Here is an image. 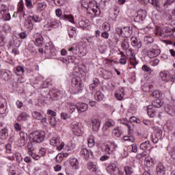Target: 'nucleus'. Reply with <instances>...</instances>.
I'll list each match as a JSON object with an SVG mask.
<instances>
[{"mask_svg": "<svg viewBox=\"0 0 175 175\" xmlns=\"http://www.w3.org/2000/svg\"><path fill=\"white\" fill-rule=\"evenodd\" d=\"M63 20H66V21H69L71 24H79L80 28H83V29L90 27V21L87 19L83 18V17L80 16H73L72 14H64L62 16Z\"/></svg>", "mask_w": 175, "mask_h": 175, "instance_id": "obj_1", "label": "nucleus"}, {"mask_svg": "<svg viewBox=\"0 0 175 175\" xmlns=\"http://www.w3.org/2000/svg\"><path fill=\"white\" fill-rule=\"evenodd\" d=\"M71 55H78V57H84L87 54V46L84 43L79 44H74L68 49Z\"/></svg>", "mask_w": 175, "mask_h": 175, "instance_id": "obj_2", "label": "nucleus"}, {"mask_svg": "<svg viewBox=\"0 0 175 175\" xmlns=\"http://www.w3.org/2000/svg\"><path fill=\"white\" fill-rule=\"evenodd\" d=\"M81 5L87 10H92L94 15L100 16V8L96 1L94 0H84Z\"/></svg>", "mask_w": 175, "mask_h": 175, "instance_id": "obj_3", "label": "nucleus"}, {"mask_svg": "<svg viewBox=\"0 0 175 175\" xmlns=\"http://www.w3.org/2000/svg\"><path fill=\"white\" fill-rule=\"evenodd\" d=\"M96 146L98 150H101L103 152H105L107 155H110L111 152L116 151V148L118 147V145L116 142H109L107 144H100L96 143Z\"/></svg>", "mask_w": 175, "mask_h": 175, "instance_id": "obj_4", "label": "nucleus"}, {"mask_svg": "<svg viewBox=\"0 0 175 175\" xmlns=\"http://www.w3.org/2000/svg\"><path fill=\"white\" fill-rule=\"evenodd\" d=\"M154 33L158 36H161V38H172L174 33V30L170 27H156Z\"/></svg>", "mask_w": 175, "mask_h": 175, "instance_id": "obj_5", "label": "nucleus"}, {"mask_svg": "<svg viewBox=\"0 0 175 175\" xmlns=\"http://www.w3.org/2000/svg\"><path fill=\"white\" fill-rule=\"evenodd\" d=\"M44 53L49 58L55 59L58 55V49L51 42H47L45 45Z\"/></svg>", "mask_w": 175, "mask_h": 175, "instance_id": "obj_6", "label": "nucleus"}, {"mask_svg": "<svg viewBox=\"0 0 175 175\" xmlns=\"http://www.w3.org/2000/svg\"><path fill=\"white\" fill-rule=\"evenodd\" d=\"M71 85L73 88L74 94H79L83 91V83L80 76L73 77L71 79Z\"/></svg>", "mask_w": 175, "mask_h": 175, "instance_id": "obj_7", "label": "nucleus"}, {"mask_svg": "<svg viewBox=\"0 0 175 175\" xmlns=\"http://www.w3.org/2000/svg\"><path fill=\"white\" fill-rule=\"evenodd\" d=\"M50 144L56 147L57 151H61L65 147V142H62L61 137L58 135H55L51 138Z\"/></svg>", "mask_w": 175, "mask_h": 175, "instance_id": "obj_8", "label": "nucleus"}, {"mask_svg": "<svg viewBox=\"0 0 175 175\" xmlns=\"http://www.w3.org/2000/svg\"><path fill=\"white\" fill-rule=\"evenodd\" d=\"M33 143H42L44 140V132L34 131L29 135Z\"/></svg>", "mask_w": 175, "mask_h": 175, "instance_id": "obj_9", "label": "nucleus"}, {"mask_svg": "<svg viewBox=\"0 0 175 175\" xmlns=\"http://www.w3.org/2000/svg\"><path fill=\"white\" fill-rule=\"evenodd\" d=\"M116 32L122 38H130L131 35H132L133 30L131 27H118L116 28Z\"/></svg>", "mask_w": 175, "mask_h": 175, "instance_id": "obj_10", "label": "nucleus"}, {"mask_svg": "<svg viewBox=\"0 0 175 175\" xmlns=\"http://www.w3.org/2000/svg\"><path fill=\"white\" fill-rule=\"evenodd\" d=\"M20 44H21V42H20V40L17 39L16 37H13L11 41L10 42V46L12 47V53L14 55H17V54L20 53V51H18V47H20Z\"/></svg>", "mask_w": 175, "mask_h": 175, "instance_id": "obj_11", "label": "nucleus"}, {"mask_svg": "<svg viewBox=\"0 0 175 175\" xmlns=\"http://www.w3.org/2000/svg\"><path fill=\"white\" fill-rule=\"evenodd\" d=\"M70 129L72 132V134L75 136H82L83 135V129L81 125L77 122H73L71 123Z\"/></svg>", "mask_w": 175, "mask_h": 175, "instance_id": "obj_12", "label": "nucleus"}, {"mask_svg": "<svg viewBox=\"0 0 175 175\" xmlns=\"http://www.w3.org/2000/svg\"><path fill=\"white\" fill-rule=\"evenodd\" d=\"M107 171L110 175H122V171L120 170L117 165L112 163L107 167Z\"/></svg>", "mask_w": 175, "mask_h": 175, "instance_id": "obj_13", "label": "nucleus"}, {"mask_svg": "<svg viewBox=\"0 0 175 175\" xmlns=\"http://www.w3.org/2000/svg\"><path fill=\"white\" fill-rule=\"evenodd\" d=\"M148 57L149 58H154V57H158L161 54V49L157 45H154L147 51Z\"/></svg>", "mask_w": 175, "mask_h": 175, "instance_id": "obj_14", "label": "nucleus"}, {"mask_svg": "<svg viewBox=\"0 0 175 175\" xmlns=\"http://www.w3.org/2000/svg\"><path fill=\"white\" fill-rule=\"evenodd\" d=\"M147 17V11L144 10H139L137 12V16L134 18L135 23H142L144 21Z\"/></svg>", "mask_w": 175, "mask_h": 175, "instance_id": "obj_15", "label": "nucleus"}, {"mask_svg": "<svg viewBox=\"0 0 175 175\" xmlns=\"http://www.w3.org/2000/svg\"><path fill=\"white\" fill-rule=\"evenodd\" d=\"M68 165L72 170H79L80 169V162L75 157H70L68 159Z\"/></svg>", "mask_w": 175, "mask_h": 175, "instance_id": "obj_16", "label": "nucleus"}, {"mask_svg": "<svg viewBox=\"0 0 175 175\" xmlns=\"http://www.w3.org/2000/svg\"><path fill=\"white\" fill-rule=\"evenodd\" d=\"M19 139L18 143L20 147H24L27 144V141L28 140V135L24 131H20L19 133Z\"/></svg>", "mask_w": 175, "mask_h": 175, "instance_id": "obj_17", "label": "nucleus"}, {"mask_svg": "<svg viewBox=\"0 0 175 175\" xmlns=\"http://www.w3.org/2000/svg\"><path fill=\"white\" fill-rule=\"evenodd\" d=\"M159 79L163 83H168L172 79V75L169 71H161L159 73Z\"/></svg>", "mask_w": 175, "mask_h": 175, "instance_id": "obj_18", "label": "nucleus"}, {"mask_svg": "<svg viewBox=\"0 0 175 175\" xmlns=\"http://www.w3.org/2000/svg\"><path fill=\"white\" fill-rule=\"evenodd\" d=\"M0 79L4 81H9V79H12V72L10 70H0Z\"/></svg>", "mask_w": 175, "mask_h": 175, "instance_id": "obj_19", "label": "nucleus"}, {"mask_svg": "<svg viewBox=\"0 0 175 175\" xmlns=\"http://www.w3.org/2000/svg\"><path fill=\"white\" fill-rule=\"evenodd\" d=\"M3 9H1L0 13L3 16V20L5 21H10V14L9 13V8L6 6L2 5Z\"/></svg>", "mask_w": 175, "mask_h": 175, "instance_id": "obj_20", "label": "nucleus"}, {"mask_svg": "<svg viewBox=\"0 0 175 175\" xmlns=\"http://www.w3.org/2000/svg\"><path fill=\"white\" fill-rule=\"evenodd\" d=\"M35 38V44L38 47H42L43 46V36L39 33H37L34 35Z\"/></svg>", "mask_w": 175, "mask_h": 175, "instance_id": "obj_21", "label": "nucleus"}, {"mask_svg": "<svg viewBox=\"0 0 175 175\" xmlns=\"http://www.w3.org/2000/svg\"><path fill=\"white\" fill-rule=\"evenodd\" d=\"M23 27L26 31H32V29H33V23H32L31 18H29V16L25 20L23 24Z\"/></svg>", "mask_w": 175, "mask_h": 175, "instance_id": "obj_22", "label": "nucleus"}, {"mask_svg": "<svg viewBox=\"0 0 175 175\" xmlns=\"http://www.w3.org/2000/svg\"><path fill=\"white\" fill-rule=\"evenodd\" d=\"M91 126L92 131H94V132H98V131H99V128H100V121L97 119H92Z\"/></svg>", "mask_w": 175, "mask_h": 175, "instance_id": "obj_23", "label": "nucleus"}, {"mask_svg": "<svg viewBox=\"0 0 175 175\" xmlns=\"http://www.w3.org/2000/svg\"><path fill=\"white\" fill-rule=\"evenodd\" d=\"M87 167L91 173H95L98 170V163L89 161L87 164Z\"/></svg>", "mask_w": 175, "mask_h": 175, "instance_id": "obj_24", "label": "nucleus"}, {"mask_svg": "<svg viewBox=\"0 0 175 175\" xmlns=\"http://www.w3.org/2000/svg\"><path fill=\"white\" fill-rule=\"evenodd\" d=\"M155 163H157V161H155V159H152L150 157H145L144 164L146 165V166H147V167H151L154 166Z\"/></svg>", "mask_w": 175, "mask_h": 175, "instance_id": "obj_25", "label": "nucleus"}, {"mask_svg": "<svg viewBox=\"0 0 175 175\" xmlns=\"http://www.w3.org/2000/svg\"><path fill=\"white\" fill-rule=\"evenodd\" d=\"M88 109V105L84 103H77V110L78 113H83L87 111Z\"/></svg>", "mask_w": 175, "mask_h": 175, "instance_id": "obj_26", "label": "nucleus"}, {"mask_svg": "<svg viewBox=\"0 0 175 175\" xmlns=\"http://www.w3.org/2000/svg\"><path fill=\"white\" fill-rule=\"evenodd\" d=\"M147 109L148 115L150 118H154L157 116V109L154 108L152 105H148Z\"/></svg>", "mask_w": 175, "mask_h": 175, "instance_id": "obj_27", "label": "nucleus"}, {"mask_svg": "<svg viewBox=\"0 0 175 175\" xmlns=\"http://www.w3.org/2000/svg\"><path fill=\"white\" fill-rule=\"evenodd\" d=\"M61 24V22L55 19H51L50 22L46 24V27H51L52 28H58Z\"/></svg>", "mask_w": 175, "mask_h": 175, "instance_id": "obj_28", "label": "nucleus"}, {"mask_svg": "<svg viewBox=\"0 0 175 175\" xmlns=\"http://www.w3.org/2000/svg\"><path fill=\"white\" fill-rule=\"evenodd\" d=\"M164 110L166 113L170 114V116H175V105L174 107L170 105H165Z\"/></svg>", "mask_w": 175, "mask_h": 175, "instance_id": "obj_29", "label": "nucleus"}, {"mask_svg": "<svg viewBox=\"0 0 175 175\" xmlns=\"http://www.w3.org/2000/svg\"><path fill=\"white\" fill-rule=\"evenodd\" d=\"M80 154L82 157H84V158H85V159H87V158H89L90 155H92V151L85 148L81 149V150L80 151Z\"/></svg>", "mask_w": 175, "mask_h": 175, "instance_id": "obj_30", "label": "nucleus"}, {"mask_svg": "<svg viewBox=\"0 0 175 175\" xmlns=\"http://www.w3.org/2000/svg\"><path fill=\"white\" fill-rule=\"evenodd\" d=\"M131 40L132 46L135 47V49H140L142 47V42H139L136 37H132Z\"/></svg>", "mask_w": 175, "mask_h": 175, "instance_id": "obj_31", "label": "nucleus"}, {"mask_svg": "<svg viewBox=\"0 0 175 175\" xmlns=\"http://www.w3.org/2000/svg\"><path fill=\"white\" fill-rule=\"evenodd\" d=\"M47 8V4L44 2H39L37 3L36 12L40 13L42 10H44Z\"/></svg>", "mask_w": 175, "mask_h": 175, "instance_id": "obj_32", "label": "nucleus"}, {"mask_svg": "<svg viewBox=\"0 0 175 175\" xmlns=\"http://www.w3.org/2000/svg\"><path fill=\"white\" fill-rule=\"evenodd\" d=\"M116 122H114V120L110 119L108 120L105 124L103 126V131H107V129H109V128L111 127V126H114Z\"/></svg>", "mask_w": 175, "mask_h": 175, "instance_id": "obj_33", "label": "nucleus"}, {"mask_svg": "<svg viewBox=\"0 0 175 175\" xmlns=\"http://www.w3.org/2000/svg\"><path fill=\"white\" fill-rule=\"evenodd\" d=\"M154 136L157 139H154L153 143L157 144L158 143V140L162 138V130H161V129H156L154 131Z\"/></svg>", "mask_w": 175, "mask_h": 175, "instance_id": "obj_34", "label": "nucleus"}, {"mask_svg": "<svg viewBox=\"0 0 175 175\" xmlns=\"http://www.w3.org/2000/svg\"><path fill=\"white\" fill-rule=\"evenodd\" d=\"M14 73L17 75V76H23L25 72V69L23 66H18L14 68Z\"/></svg>", "mask_w": 175, "mask_h": 175, "instance_id": "obj_35", "label": "nucleus"}, {"mask_svg": "<svg viewBox=\"0 0 175 175\" xmlns=\"http://www.w3.org/2000/svg\"><path fill=\"white\" fill-rule=\"evenodd\" d=\"M124 95L125 93L124 92V88H121L119 92H116L115 98H116L117 100H122Z\"/></svg>", "mask_w": 175, "mask_h": 175, "instance_id": "obj_36", "label": "nucleus"}, {"mask_svg": "<svg viewBox=\"0 0 175 175\" xmlns=\"http://www.w3.org/2000/svg\"><path fill=\"white\" fill-rule=\"evenodd\" d=\"M162 105H163V102L159 98L154 100L152 102V107L154 109H155V107H157V108L161 107L162 106Z\"/></svg>", "mask_w": 175, "mask_h": 175, "instance_id": "obj_37", "label": "nucleus"}, {"mask_svg": "<svg viewBox=\"0 0 175 175\" xmlns=\"http://www.w3.org/2000/svg\"><path fill=\"white\" fill-rule=\"evenodd\" d=\"M8 136V129H3L0 131V139H1V140H6Z\"/></svg>", "mask_w": 175, "mask_h": 175, "instance_id": "obj_38", "label": "nucleus"}, {"mask_svg": "<svg viewBox=\"0 0 175 175\" xmlns=\"http://www.w3.org/2000/svg\"><path fill=\"white\" fill-rule=\"evenodd\" d=\"M157 173L158 175H163L166 173V170L165 169V166L162 164H159L157 167Z\"/></svg>", "mask_w": 175, "mask_h": 175, "instance_id": "obj_39", "label": "nucleus"}, {"mask_svg": "<svg viewBox=\"0 0 175 175\" xmlns=\"http://www.w3.org/2000/svg\"><path fill=\"white\" fill-rule=\"evenodd\" d=\"M29 18L31 21H33V23H42V17H40L39 15L33 14V16H29Z\"/></svg>", "mask_w": 175, "mask_h": 175, "instance_id": "obj_40", "label": "nucleus"}, {"mask_svg": "<svg viewBox=\"0 0 175 175\" xmlns=\"http://www.w3.org/2000/svg\"><path fill=\"white\" fill-rule=\"evenodd\" d=\"M122 133L120 127H115L112 131V136H113V137H120Z\"/></svg>", "mask_w": 175, "mask_h": 175, "instance_id": "obj_41", "label": "nucleus"}, {"mask_svg": "<svg viewBox=\"0 0 175 175\" xmlns=\"http://www.w3.org/2000/svg\"><path fill=\"white\" fill-rule=\"evenodd\" d=\"M96 100H103L105 99V94L100 91H97L94 94Z\"/></svg>", "mask_w": 175, "mask_h": 175, "instance_id": "obj_42", "label": "nucleus"}, {"mask_svg": "<svg viewBox=\"0 0 175 175\" xmlns=\"http://www.w3.org/2000/svg\"><path fill=\"white\" fill-rule=\"evenodd\" d=\"M18 168L17 167H16L15 165H10L9 166V169H8V172L10 173V174L11 175H16L18 173Z\"/></svg>", "mask_w": 175, "mask_h": 175, "instance_id": "obj_43", "label": "nucleus"}, {"mask_svg": "<svg viewBox=\"0 0 175 175\" xmlns=\"http://www.w3.org/2000/svg\"><path fill=\"white\" fill-rule=\"evenodd\" d=\"M77 109V103L75 104V103H68V110L70 114H72V113H75V110Z\"/></svg>", "mask_w": 175, "mask_h": 175, "instance_id": "obj_44", "label": "nucleus"}, {"mask_svg": "<svg viewBox=\"0 0 175 175\" xmlns=\"http://www.w3.org/2000/svg\"><path fill=\"white\" fill-rule=\"evenodd\" d=\"M122 142H129V143H135V137L132 136V135H125L124 137H123V139Z\"/></svg>", "mask_w": 175, "mask_h": 175, "instance_id": "obj_45", "label": "nucleus"}, {"mask_svg": "<svg viewBox=\"0 0 175 175\" xmlns=\"http://www.w3.org/2000/svg\"><path fill=\"white\" fill-rule=\"evenodd\" d=\"M130 57V64L132 65L133 68H136V66L139 62L137 60H136V55H134L133 56H129Z\"/></svg>", "mask_w": 175, "mask_h": 175, "instance_id": "obj_46", "label": "nucleus"}, {"mask_svg": "<svg viewBox=\"0 0 175 175\" xmlns=\"http://www.w3.org/2000/svg\"><path fill=\"white\" fill-rule=\"evenodd\" d=\"M88 147L92 148L95 146V139H94V136L90 135L88 138Z\"/></svg>", "mask_w": 175, "mask_h": 175, "instance_id": "obj_47", "label": "nucleus"}, {"mask_svg": "<svg viewBox=\"0 0 175 175\" xmlns=\"http://www.w3.org/2000/svg\"><path fill=\"white\" fill-rule=\"evenodd\" d=\"M28 118H29V115L25 112L22 113L18 118L19 121H27Z\"/></svg>", "mask_w": 175, "mask_h": 175, "instance_id": "obj_48", "label": "nucleus"}, {"mask_svg": "<svg viewBox=\"0 0 175 175\" xmlns=\"http://www.w3.org/2000/svg\"><path fill=\"white\" fill-rule=\"evenodd\" d=\"M31 116L36 120H42L43 118V115L38 111H34L31 113Z\"/></svg>", "mask_w": 175, "mask_h": 175, "instance_id": "obj_49", "label": "nucleus"}, {"mask_svg": "<svg viewBox=\"0 0 175 175\" xmlns=\"http://www.w3.org/2000/svg\"><path fill=\"white\" fill-rule=\"evenodd\" d=\"M27 50L32 55L36 54V48L31 43L28 45Z\"/></svg>", "mask_w": 175, "mask_h": 175, "instance_id": "obj_50", "label": "nucleus"}, {"mask_svg": "<svg viewBox=\"0 0 175 175\" xmlns=\"http://www.w3.org/2000/svg\"><path fill=\"white\" fill-rule=\"evenodd\" d=\"M5 43H6V37L2 33H0V46H5Z\"/></svg>", "mask_w": 175, "mask_h": 175, "instance_id": "obj_51", "label": "nucleus"}, {"mask_svg": "<svg viewBox=\"0 0 175 175\" xmlns=\"http://www.w3.org/2000/svg\"><path fill=\"white\" fill-rule=\"evenodd\" d=\"M23 10H24V1L21 0L18 3V13H22Z\"/></svg>", "mask_w": 175, "mask_h": 175, "instance_id": "obj_52", "label": "nucleus"}, {"mask_svg": "<svg viewBox=\"0 0 175 175\" xmlns=\"http://www.w3.org/2000/svg\"><path fill=\"white\" fill-rule=\"evenodd\" d=\"M150 147V141H146L140 145L141 150H147Z\"/></svg>", "mask_w": 175, "mask_h": 175, "instance_id": "obj_53", "label": "nucleus"}, {"mask_svg": "<svg viewBox=\"0 0 175 175\" xmlns=\"http://www.w3.org/2000/svg\"><path fill=\"white\" fill-rule=\"evenodd\" d=\"M27 154L28 155H32V153L33 152V145L32 144V142H29L27 144Z\"/></svg>", "mask_w": 175, "mask_h": 175, "instance_id": "obj_54", "label": "nucleus"}, {"mask_svg": "<svg viewBox=\"0 0 175 175\" xmlns=\"http://www.w3.org/2000/svg\"><path fill=\"white\" fill-rule=\"evenodd\" d=\"M142 69L143 72H146L147 73H152V70H151V68L146 64L142 66Z\"/></svg>", "mask_w": 175, "mask_h": 175, "instance_id": "obj_55", "label": "nucleus"}, {"mask_svg": "<svg viewBox=\"0 0 175 175\" xmlns=\"http://www.w3.org/2000/svg\"><path fill=\"white\" fill-rule=\"evenodd\" d=\"M55 159L57 163L62 162V160L64 159V154L62 153L57 154V155L55 157Z\"/></svg>", "mask_w": 175, "mask_h": 175, "instance_id": "obj_56", "label": "nucleus"}, {"mask_svg": "<svg viewBox=\"0 0 175 175\" xmlns=\"http://www.w3.org/2000/svg\"><path fill=\"white\" fill-rule=\"evenodd\" d=\"M68 35L70 38H74V36H76V27H72L68 31Z\"/></svg>", "mask_w": 175, "mask_h": 175, "instance_id": "obj_57", "label": "nucleus"}, {"mask_svg": "<svg viewBox=\"0 0 175 175\" xmlns=\"http://www.w3.org/2000/svg\"><path fill=\"white\" fill-rule=\"evenodd\" d=\"M124 171H125L126 175H131L133 173V170L132 169V167L129 166H126L124 167Z\"/></svg>", "mask_w": 175, "mask_h": 175, "instance_id": "obj_58", "label": "nucleus"}, {"mask_svg": "<svg viewBox=\"0 0 175 175\" xmlns=\"http://www.w3.org/2000/svg\"><path fill=\"white\" fill-rule=\"evenodd\" d=\"M153 98H161L162 96V92L159 90H156L152 93Z\"/></svg>", "mask_w": 175, "mask_h": 175, "instance_id": "obj_59", "label": "nucleus"}, {"mask_svg": "<svg viewBox=\"0 0 175 175\" xmlns=\"http://www.w3.org/2000/svg\"><path fill=\"white\" fill-rule=\"evenodd\" d=\"M74 77L80 76V67L75 66L73 70Z\"/></svg>", "mask_w": 175, "mask_h": 175, "instance_id": "obj_60", "label": "nucleus"}, {"mask_svg": "<svg viewBox=\"0 0 175 175\" xmlns=\"http://www.w3.org/2000/svg\"><path fill=\"white\" fill-rule=\"evenodd\" d=\"M102 28L105 31H110V24H109L107 22H105L103 24Z\"/></svg>", "mask_w": 175, "mask_h": 175, "instance_id": "obj_61", "label": "nucleus"}, {"mask_svg": "<svg viewBox=\"0 0 175 175\" xmlns=\"http://www.w3.org/2000/svg\"><path fill=\"white\" fill-rule=\"evenodd\" d=\"M61 118L62 120H69L70 118V115H69V113L62 112L61 113Z\"/></svg>", "mask_w": 175, "mask_h": 175, "instance_id": "obj_62", "label": "nucleus"}, {"mask_svg": "<svg viewBox=\"0 0 175 175\" xmlns=\"http://www.w3.org/2000/svg\"><path fill=\"white\" fill-rule=\"evenodd\" d=\"M144 42H146V43H154V38H152V37L148 36H145Z\"/></svg>", "mask_w": 175, "mask_h": 175, "instance_id": "obj_63", "label": "nucleus"}, {"mask_svg": "<svg viewBox=\"0 0 175 175\" xmlns=\"http://www.w3.org/2000/svg\"><path fill=\"white\" fill-rule=\"evenodd\" d=\"M170 155L174 161H175V148H172L170 152Z\"/></svg>", "mask_w": 175, "mask_h": 175, "instance_id": "obj_64", "label": "nucleus"}]
</instances>
